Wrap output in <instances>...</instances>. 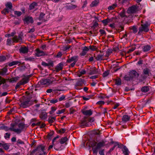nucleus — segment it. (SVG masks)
<instances>
[{
    "label": "nucleus",
    "mask_w": 155,
    "mask_h": 155,
    "mask_svg": "<svg viewBox=\"0 0 155 155\" xmlns=\"http://www.w3.org/2000/svg\"><path fill=\"white\" fill-rule=\"evenodd\" d=\"M65 131V129L64 128L61 129L59 131V132L60 133L63 134L64 133Z\"/></svg>",
    "instance_id": "nucleus-62"
},
{
    "label": "nucleus",
    "mask_w": 155,
    "mask_h": 155,
    "mask_svg": "<svg viewBox=\"0 0 155 155\" xmlns=\"http://www.w3.org/2000/svg\"><path fill=\"white\" fill-rule=\"evenodd\" d=\"M83 82L81 79L78 80L76 83V84L78 86L81 85L83 84Z\"/></svg>",
    "instance_id": "nucleus-44"
},
{
    "label": "nucleus",
    "mask_w": 155,
    "mask_h": 155,
    "mask_svg": "<svg viewBox=\"0 0 155 155\" xmlns=\"http://www.w3.org/2000/svg\"><path fill=\"white\" fill-rule=\"evenodd\" d=\"M89 49H90L92 51H95L96 50L97 48L95 46H91L89 47Z\"/></svg>",
    "instance_id": "nucleus-56"
},
{
    "label": "nucleus",
    "mask_w": 155,
    "mask_h": 155,
    "mask_svg": "<svg viewBox=\"0 0 155 155\" xmlns=\"http://www.w3.org/2000/svg\"><path fill=\"white\" fill-rule=\"evenodd\" d=\"M132 30L133 32L134 33H136L137 31V28L135 26H133L132 28Z\"/></svg>",
    "instance_id": "nucleus-43"
},
{
    "label": "nucleus",
    "mask_w": 155,
    "mask_h": 155,
    "mask_svg": "<svg viewBox=\"0 0 155 155\" xmlns=\"http://www.w3.org/2000/svg\"><path fill=\"white\" fill-rule=\"evenodd\" d=\"M129 75L133 80L134 78L138 77L139 74L136 71L133 70L129 72Z\"/></svg>",
    "instance_id": "nucleus-6"
},
{
    "label": "nucleus",
    "mask_w": 155,
    "mask_h": 155,
    "mask_svg": "<svg viewBox=\"0 0 155 155\" xmlns=\"http://www.w3.org/2000/svg\"><path fill=\"white\" fill-rule=\"evenodd\" d=\"M40 117L42 120H45L47 117V114L46 112H42L40 115Z\"/></svg>",
    "instance_id": "nucleus-15"
},
{
    "label": "nucleus",
    "mask_w": 155,
    "mask_h": 155,
    "mask_svg": "<svg viewBox=\"0 0 155 155\" xmlns=\"http://www.w3.org/2000/svg\"><path fill=\"white\" fill-rule=\"evenodd\" d=\"M122 151L124 154H129L128 150L126 146L124 147Z\"/></svg>",
    "instance_id": "nucleus-27"
},
{
    "label": "nucleus",
    "mask_w": 155,
    "mask_h": 155,
    "mask_svg": "<svg viewBox=\"0 0 155 155\" xmlns=\"http://www.w3.org/2000/svg\"><path fill=\"white\" fill-rule=\"evenodd\" d=\"M14 13L15 15H17L18 16H20L21 14V12L16 11H14Z\"/></svg>",
    "instance_id": "nucleus-49"
},
{
    "label": "nucleus",
    "mask_w": 155,
    "mask_h": 155,
    "mask_svg": "<svg viewBox=\"0 0 155 155\" xmlns=\"http://www.w3.org/2000/svg\"><path fill=\"white\" fill-rule=\"evenodd\" d=\"M9 12V9L7 8H5L2 11V13L3 14H6V13H8Z\"/></svg>",
    "instance_id": "nucleus-47"
},
{
    "label": "nucleus",
    "mask_w": 155,
    "mask_h": 155,
    "mask_svg": "<svg viewBox=\"0 0 155 155\" xmlns=\"http://www.w3.org/2000/svg\"><path fill=\"white\" fill-rule=\"evenodd\" d=\"M7 8L11 9L12 8V4L11 2H8L5 5Z\"/></svg>",
    "instance_id": "nucleus-29"
},
{
    "label": "nucleus",
    "mask_w": 155,
    "mask_h": 155,
    "mask_svg": "<svg viewBox=\"0 0 155 155\" xmlns=\"http://www.w3.org/2000/svg\"><path fill=\"white\" fill-rule=\"evenodd\" d=\"M105 143V142L103 141L98 143L95 140L90 141V145L92 148L93 154L97 155L99 150V153L100 155H104V149H100L104 146Z\"/></svg>",
    "instance_id": "nucleus-1"
},
{
    "label": "nucleus",
    "mask_w": 155,
    "mask_h": 155,
    "mask_svg": "<svg viewBox=\"0 0 155 155\" xmlns=\"http://www.w3.org/2000/svg\"><path fill=\"white\" fill-rule=\"evenodd\" d=\"M37 5V4L36 3L34 2L32 3L29 6V9L30 10H32L35 8V7Z\"/></svg>",
    "instance_id": "nucleus-21"
},
{
    "label": "nucleus",
    "mask_w": 155,
    "mask_h": 155,
    "mask_svg": "<svg viewBox=\"0 0 155 155\" xmlns=\"http://www.w3.org/2000/svg\"><path fill=\"white\" fill-rule=\"evenodd\" d=\"M130 118V116L126 115H124L123 117L122 120L124 122H127L129 120Z\"/></svg>",
    "instance_id": "nucleus-16"
},
{
    "label": "nucleus",
    "mask_w": 155,
    "mask_h": 155,
    "mask_svg": "<svg viewBox=\"0 0 155 155\" xmlns=\"http://www.w3.org/2000/svg\"><path fill=\"white\" fill-rule=\"evenodd\" d=\"M138 10V7L136 5H133L128 8L127 12L129 13H135L137 12Z\"/></svg>",
    "instance_id": "nucleus-5"
},
{
    "label": "nucleus",
    "mask_w": 155,
    "mask_h": 155,
    "mask_svg": "<svg viewBox=\"0 0 155 155\" xmlns=\"http://www.w3.org/2000/svg\"><path fill=\"white\" fill-rule=\"evenodd\" d=\"M82 52L80 54V55L81 56L85 55L89 50V48L85 46L82 49Z\"/></svg>",
    "instance_id": "nucleus-10"
},
{
    "label": "nucleus",
    "mask_w": 155,
    "mask_h": 155,
    "mask_svg": "<svg viewBox=\"0 0 155 155\" xmlns=\"http://www.w3.org/2000/svg\"><path fill=\"white\" fill-rule=\"evenodd\" d=\"M4 148L5 150H8L9 148V146L7 144H4L3 145Z\"/></svg>",
    "instance_id": "nucleus-54"
},
{
    "label": "nucleus",
    "mask_w": 155,
    "mask_h": 155,
    "mask_svg": "<svg viewBox=\"0 0 155 155\" xmlns=\"http://www.w3.org/2000/svg\"><path fill=\"white\" fill-rule=\"evenodd\" d=\"M109 74V72L108 71H105L103 73V76L104 77L107 76Z\"/></svg>",
    "instance_id": "nucleus-59"
},
{
    "label": "nucleus",
    "mask_w": 155,
    "mask_h": 155,
    "mask_svg": "<svg viewBox=\"0 0 155 155\" xmlns=\"http://www.w3.org/2000/svg\"><path fill=\"white\" fill-rule=\"evenodd\" d=\"M142 24L141 26L139 29L138 34H140L142 32H147L149 30V25L148 23L146 22L145 23H143L142 21H141Z\"/></svg>",
    "instance_id": "nucleus-3"
},
{
    "label": "nucleus",
    "mask_w": 155,
    "mask_h": 155,
    "mask_svg": "<svg viewBox=\"0 0 155 155\" xmlns=\"http://www.w3.org/2000/svg\"><path fill=\"white\" fill-rule=\"evenodd\" d=\"M135 48H132L130 49H129L127 52L128 53H130L131 52L134 51L135 49Z\"/></svg>",
    "instance_id": "nucleus-57"
},
{
    "label": "nucleus",
    "mask_w": 155,
    "mask_h": 155,
    "mask_svg": "<svg viewBox=\"0 0 155 155\" xmlns=\"http://www.w3.org/2000/svg\"><path fill=\"white\" fill-rule=\"evenodd\" d=\"M37 55L38 56H41L45 55V54L43 51H41L39 50H37Z\"/></svg>",
    "instance_id": "nucleus-17"
},
{
    "label": "nucleus",
    "mask_w": 155,
    "mask_h": 155,
    "mask_svg": "<svg viewBox=\"0 0 155 155\" xmlns=\"http://www.w3.org/2000/svg\"><path fill=\"white\" fill-rule=\"evenodd\" d=\"M33 104L32 101H27L21 103V106L24 108L26 107Z\"/></svg>",
    "instance_id": "nucleus-7"
},
{
    "label": "nucleus",
    "mask_w": 155,
    "mask_h": 155,
    "mask_svg": "<svg viewBox=\"0 0 155 155\" xmlns=\"http://www.w3.org/2000/svg\"><path fill=\"white\" fill-rule=\"evenodd\" d=\"M82 112L84 114L86 115L91 116L92 114V111L91 109L83 110Z\"/></svg>",
    "instance_id": "nucleus-12"
},
{
    "label": "nucleus",
    "mask_w": 155,
    "mask_h": 155,
    "mask_svg": "<svg viewBox=\"0 0 155 155\" xmlns=\"http://www.w3.org/2000/svg\"><path fill=\"white\" fill-rule=\"evenodd\" d=\"M28 48L25 47H21L19 49L20 52L23 53H27L28 51Z\"/></svg>",
    "instance_id": "nucleus-13"
},
{
    "label": "nucleus",
    "mask_w": 155,
    "mask_h": 155,
    "mask_svg": "<svg viewBox=\"0 0 155 155\" xmlns=\"http://www.w3.org/2000/svg\"><path fill=\"white\" fill-rule=\"evenodd\" d=\"M99 32L102 35L106 34V32L103 29H100L99 30Z\"/></svg>",
    "instance_id": "nucleus-53"
},
{
    "label": "nucleus",
    "mask_w": 155,
    "mask_h": 155,
    "mask_svg": "<svg viewBox=\"0 0 155 155\" xmlns=\"http://www.w3.org/2000/svg\"><path fill=\"white\" fill-rule=\"evenodd\" d=\"M30 77L29 75L24 77L20 82L17 84L15 87L16 89H17L20 85L27 83L29 81Z\"/></svg>",
    "instance_id": "nucleus-4"
},
{
    "label": "nucleus",
    "mask_w": 155,
    "mask_h": 155,
    "mask_svg": "<svg viewBox=\"0 0 155 155\" xmlns=\"http://www.w3.org/2000/svg\"><path fill=\"white\" fill-rule=\"evenodd\" d=\"M61 144L58 141L54 143V148L56 150H60L62 148H61Z\"/></svg>",
    "instance_id": "nucleus-9"
},
{
    "label": "nucleus",
    "mask_w": 155,
    "mask_h": 155,
    "mask_svg": "<svg viewBox=\"0 0 155 155\" xmlns=\"http://www.w3.org/2000/svg\"><path fill=\"white\" fill-rule=\"evenodd\" d=\"M65 111V109H62L56 112L57 114H60L64 113Z\"/></svg>",
    "instance_id": "nucleus-46"
},
{
    "label": "nucleus",
    "mask_w": 155,
    "mask_h": 155,
    "mask_svg": "<svg viewBox=\"0 0 155 155\" xmlns=\"http://www.w3.org/2000/svg\"><path fill=\"white\" fill-rule=\"evenodd\" d=\"M45 150V147L42 145H40L37 147V148L35 150V151H38V152H43V154L45 155L46 153L44 151Z\"/></svg>",
    "instance_id": "nucleus-8"
},
{
    "label": "nucleus",
    "mask_w": 155,
    "mask_h": 155,
    "mask_svg": "<svg viewBox=\"0 0 155 155\" xmlns=\"http://www.w3.org/2000/svg\"><path fill=\"white\" fill-rule=\"evenodd\" d=\"M13 42V41L11 39L8 38L7 40V45H10L12 42Z\"/></svg>",
    "instance_id": "nucleus-41"
},
{
    "label": "nucleus",
    "mask_w": 155,
    "mask_h": 155,
    "mask_svg": "<svg viewBox=\"0 0 155 155\" xmlns=\"http://www.w3.org/2000/svg\"><path fill=\"white\" fill-rule=\"evenodd\" d=\"M103 56L101 54H98L96 57V59L97 60H101L103 59Z\"/></svg>",
    "instance_id": "nucleus-35"
},
{
    "label": "nucleus",
    "mask_w": 155,
    "mask_h": 155,
    "mask_svg": "<svg viewBox=\"0 0 155 155\" xmlns=\"http://www.w3.org/2000/svg\"><path fill=\"white\" fill-rule=\"evenodd\" d=\"M120 15L122 17H124L125 16V13L124 10H122V11L120 13Z\"/></svg>",
    "instance_id": "nucleus-42"
},
{
    "label": "nucleus",
    "mask_w": 155,
    "mask_h": 155,
    "mask_svg": "<svg viewBox=\"0 0 155 155\" xmlns=\"http://www.w3.org/2000/svg\"><path fill=\"white\" fill-rule=\"evenodd\" d=\"M113 19H112L107 18L106 19L103 20L102 22L104 25H106L108 23L112 22Z\"/></svg>",
    "instance_id": "nucleus-14"
},
{
    "label": "nucleus",
    "mask_w": 155,
    "mask_h": 155,
    "mask_svg": "<svg viewBox=\"0 0 155 155\" xmlns=\"http://www.w3.org/2000/svg\"><path fill=\"white\" fill-rule=\"evenodd\" d=\"M68 140V138L66 137H63L60 140L59 142L61 144H63L65 143Z\"/></svg>",
    "instance_id": "nucleus-24"
},
{
    "label": "nucleus",
    "mask_w": 155,
    "mask_h": 155,
    "mask_svg": "<svg viewBox=\"0 0 155 155\" xmlns=\"http://www.w3.org/2000/svg\"><path fill=\"white\" fill-rule=\"evenodd\" d=\"M10 134L8 133H7L5 134V135L4 136V137L5 139H6L7 138H10Z\"/></svg>",
    "instance_id": "nucleus-55"
},
{
    "label": "nucleus",
    "mask_w": 155,
    "mask_h": 155,
    "mask_svg": "<svg viewBox=\"0 0 155 155\" xmlns=\"http://www.w3.org/2000/svg\"><path fill=\"white\" fill-rule=\"evenodd\" d=\"M20 64V62L18 61H14L9 63L8 65L9 66H12L17 64Z\"/></svg>",
    "instance_id": "nucleus-18"
},
{
    "label": "nucleus",
    "mask_w": 155,
    "mask_h": 155,
    "mask_svg": "<svg viewBox=\"0 0 155 155\" xmlns=\"http://www.w3.org/2000/svg\"><path fill=\"white\" fill-rule=\"evenodd\" d=\"M116 4H114L112 5L109 6L108 8L109 10H112L114 9L116 7Z\"/></svg>",
    "instance_id": "nucleus-40"
},
{
    "label": "nucleus",
    "mask_w": 155,
    "mask_h": 155,
    "mask_svg": "<svg viewBox=\"0 0 155 155\" xmlns=\"http://www.w3.org/2000/svg\"><path fill=\"white\" fill-rule=\"evenodd\" d=\"M115 84L117 85L121 84V80L120 78H118L115 80Z\"/></svg>",
    "instance_id": "nucleus-30"
},
{
    "label": "nucleus",
    "mask_w": 155,
    "mask_h": 155,
    "mask_svg": "<svg viewBox=\"0 0 155 155\" xmlns=\"http://www.w3.org/2000/svg\"><path fill=\"white\" fill-rule=\"evenodd\" d=\"M5 81L4 79L0 77V85L2 83H4Z\"/></svg>",
    "instance_id": "nucleus-60"
},
{
    "label": "nucleus",
    "mask_w": 155,
    "mask_h": 155,
    "mask_svg": "<svg viewBox=\"0 0 155 155\" xmlns=\"http://www.w3.org/2000/svg\"><path fill=\"white\" fill-rule=\"evenodd\" d=\"M120 105V104L119 103H116L115 104L113 107V108L114 109H115L117 108Z\"/></svg>",
    "instance_id": "nucleus-61"
},
{
    "label": "nucleus",
    "mask_w": 155,
    "mask_h": 155,
    "mask_svg": "<svg viewBox=\"0 0 155 155\" xmlns=\"http://www.w3.org/2000/svg\"><path fill=\"white\" fill-rule=\"evenodd\" d=\"M7 69L6 68H4L2 70L0 71V74L2 75L5 74L7 72Z\"/></svg>",
    "instance_id": "nucleus-32"
},
{
    "label": "nucleus",
    "mask_w": 155,
    "mask_h": 155,
    "mask_svg": "<svg viewBox=\"0 0 155 155\" xmlns=\"http://www.w3.org/2000/svg\"><path fill=\"white\" fill-rule=\"evenodd\" d=\"M25 127V125L24 124L21 123L19 124H11L10 128H8L6 127L5 129L6 131L10 130L14 131L18 134L20 133Z\"/></svg>",
    "instance_id": "nucleus-2"
},
{
    "label": "nucleus",
    "mask_w": 155,
    "mask_h": 155,
    "mask_svg": "<svg viewBox=\"0 0 155 155\" xmlns=\"http://www.w3.org/2000/svg\"><path fill=\"white\" fill-rule=\"evenodd\" d=\"M86 73V71L84 70H82L80 71L78 73V76L80 77L82 75L85 74Z\"/></svg>",
    "instance_id": "nucleus-26"
},
{
    "label": "nucleus",
    "mask_w": 155,
    "mask_h": 155,
    "mask_svg": "<svg viewBox=\"0 0 155 155\" xmlns=\"http://www.w3.org/2000/svg\"><path fill=\"white\" fill-rule=\"evenodd\" d=\"M70 106V103L69 102H67L65 104V106L66 108H68Z\"/></svg>",
    "instance_id": "nucleus-63"
},
{
    "label": "nucleus",
    "mask_w": 155,
    "mask_h": 155,
    "mask_svg": "<svg viewBox=\"0 0 155 155\" xmlns=\"http://www.w3.org/2000/svg\"><path fill=\"white\" fill-rule=\"evenodd\" d=\"M92 95H90L87 97L82 96L83 99L85 101H87L90 99L92 97Z\"/></svg>",
    "instance_id": "nucleus-31"
},
{
    "label": "nucleus",
    "mask_w": 155,
    "mask_h": 155,
    "mask_svg": "<svg viewBox=\"0 0 155 155\" xmlns=\"http://www.w3.org/2000/svg\"><path fill=\"white\" fill-rule=\"evenodd\" d=\"M6 59V57L5 56H0V62H2L5 60Z\"/></svg>",
    "instance_id": "nucleus-50"
},
{
    "label": "nucleus",
    "mask_w": 155,
    "mask_h": 155,
    "mask_svg": "<svg viewBox=\"0 0 155 155\" xmlns=\"http://www.w3.org/2000/svg\"><path fill=\"white\" fill-rule=\"evenodd\" d=\"M62 64L61 63L58 64L56 68V71H58L62 69Z\"/></svg>",
    "instance_id": "nucleus-25"
},
{
    "label": "nucleus",
    "mask_w": 155,
    "mask_h": 155,
    "mask_svg": "<svg viewBox=\"0 0 155 155\" xmlns=\"http://www.w3.org/2000/svg\"><path fill=\"white\" fill-rule=\"evenodd\" d=\"M58 101L57 99H52L50 101V102L51 103L54 104L57 103Z\"/></svg>",
    "instance_id": "nucleus-58"
},
{
    "label": "nucleus",
    "mask_w": 155,
    "mask_h": 155,
    "mask_svg": "<svg viewBox=\"0 0 155 155\" xmlns=\"http://www.w3.org/2000/svg\"><path fill=\"white\" fill-rule=\"evenodd\" d=\"M87 124L86 122L85 121L81 122V126H87Z\"/></svg>",
    "instance_id": "nucleus-45"
},
{
    "label": "nucleus",
    "mask_w": 155,
    "mask_h": 155,
    "mask_svg": "<svg viewBox=\"0 0 155 155\" xmlns=\"http://www.w3.org/2000/svg\"><path fill=\"white\" fill-rule=\"evenodd\" d=\"M98 3V2L97 1H94L91 4V7H94L96 6Z\"/></svg>",
    "instance_id": "nucleus-38"
},
{
    "label": "nucleus",
    "mask_w": 155,
    "mask_h": 155,
    "mask_svg": "<svg viewBox=\"0 0 155 155\" xmlns=\"http://www.w3.org/2000/svg\"><path fill=\"white\" fill-rule=\"evenodd\" d=\"M76 59V57H71L68 60V62L70 63L72 61H75V60Z\"/></svg>",
    "instance_id": "nucleus-39"
},
{
    "label": "nucleus",
    "mask_w": 155,
    "mask_h": 155,
    "mask_svg": "<svg viewBox=\"0 0 155 155\" xmlns=\"http://www.w3.org/2000/svg\"><path fill=\"white\" fill-rule=\"evenodd\" d=\"M20 37H18L17 36H15L13 38V42H18V41L20 39Z\"/></svg>",
    "instance_id": "nucleus-33"
},
{
    "label": "nucleus",
    "mask_w": 155,
    "mask_h": 155,
    "mask_svg": "<svg viewBox=\"0 0 155 155\" xmlns=\"http://www.w3.org/2000/svg\"><path fill=\"white\" fill-rule=\"evenodd\" d=\"M151 49V47L149 45H146L143 46V50L144 52L147 51Z\"/></svg>",
    "instance_id": "nucleus-19"
},
{
    "label": "nucleus",
    "mask_w": 155,
    "mask_h": 155,
    "mask_svg": "<svg viewBox=\"0 0 155 155\" xmlns=\"http://www.w3.org/2000/svg\"><path fill=\"white\" fill-rule=\"evenodd\" d=\"M58 138V137L57 136L56 137H55V138H54V139H53V140H52V144L49 146L48 148V150L52 148H53V146H54V143L55 142V140L56 139H57Z\"/></svg>",
    "instance_id": "nucleus-20"
},
{
    "label": "nucleus",
    "mask_w": 155,
    "mask_h": 155,
    "mask_svg": "<svg viewBox=\"0 0 155 155\" xmlns=\"http://www.w3.org/2000/svg\"><path fill=\"white\" fill-rule=\"evenodd\" d=\"M41 83L42 85H48L49 84L48 80L43 79L41 81Z\"/></svg>",
    "instance_id": "nucleus-22"
},
{
    "label": "nucleus",
    "mask_w": 155,
    "mask_h": 155,
    "mask_svg": "<svg viewBox=\"0 0 155 155\" xmlns=\"http://www.w3.org/2000/svg\"><path fill=\"white\" fill-rule=\"evenodd\" d=\"M104 102L103 101H100L97 103L98 104H104Z\"/></svg>",
    "instance_id": "nucleus-64"
},
{
    "label": "nucleus",
    "mask_w": 155,
    "mask_h": 155,
    "mask_svg": "<svg viewBox=\"0 0 155 155\" xmlns=\"http://www.w3.org/2000/svg\"><path fill=\"white\" fill-rule=\"evenodd\" d=\"M18 78H18V77L13 78H12V79H11L10 81L12 82H15V81H17L18 80Z\"/></svg>",
    "instance_id": "nucleus-48"
},
{
    "label": "nucleus",
    "mask_w": 155,
    "mask_h": 155,
    "mask_svg": "<svg viewBox=\"0 0 155 155\" xmlns=\"http://www.w3.org/2000/svg\"><path fill=\"white\" fill-rule=\"evenodd\" d=\"M149 70L147 68H145L143 70V72L145 74H148L149 73Z\"/></svg>",
    "instance_id": "nucleus-52"
},
{
    "label": "nucleus",
    "mask_w": 155,
    "mask_h": 155,
    "mask_svg": "<svg viewBox=\"0 0 155 155\" xmlns=\"http://www.w3.org/2000/svg\"><path fill=\"white\" fill-rule=\"evenodd\" d=\"M142 91L144 92H146L149 91V88L147 86H144L141 89Z\"/></svg>",
    "instance_id": "nucleus-28"
},
{
    "label": "nucleus",
    "mask_w": 155,
    "mask_h": 155,
    "mask_svg": "<svg viewBox=\"0 0 155 155\" xmlns=\"http://www.w3.org/2000/svg\"><path fill=\"white\" fill-rule=\"evenodd\" d=\"M55 120V117L49 116L48 121L49 123H52Z\"/></svg>",
    "instance_id": "nucleus-23"
},
{
    "label": "nucleus",
    "mask_w": 155,
    "mask_h": 155,
    "mask_svg": "<svg viewBox=\"0 0 155 155\" xmlns=\"http://www.w3.org/2000/svg\"><path fill=\"white\" fill-rule=\"evenodd\" d=\"M98 71L96 69H94L92 71H91L90 73L89 74L90 75H92L94 74H97L98 73Z\"/></svg>",
    "instance_id": "nucleus-36"
},
{
    "label": "nucleus",
    "mask_w": 155,
    "mask_h": 155,
    "mask_svg": "<svg viewBox=\"0 0 155 155\" xmlns=\"http://www.w3.org/2000/svg\"><path fill=\"white\" fill-rule=\"evenodd\" d=\"M57 108L55 107H52L51 108V110L49 111V113L50 114H52L56 110Z\"/></svg>",
    "instance_id": "nucleus-34"
},
{
    "label": "nucleus",
    "mask_w": 155,
    "mask_h": 155,
    "mask_svg": "<svg viewBox=\"0 0 155 155\" xmlns=\"http://www.w3.org/2000/svg\"><path fill=\"white\" fill-rule=\"evenodd\" d=\"M124 79L127 81H130L132 80L130 76L128 75H126L124 77Z\"/></svg>",
    "instance_id": "nucleus-37"
},
{
    "label": "nucleus",
    "mask_w": 155,
    "mask_h": 155,
    "mask_svg": "<svg viewBox=\"0 0 155 155\" xmlns=\"http://www.w3.org/2000/svg\"><path fill=\"white\" fill-rule=\"evenodd\" d=\"M24 21L25 22L27 23H32L33 22V20L31 17H28L25 18Z\"/></svg>",
    "instance_id": "nucleus-11"
},
{
    "label": "nucleus",
    "mask_w": 155,
    "mask_h": 155,
    "mask_svg": "<svg viewBox=\"0 0 155 155\" xmlns=\"http://www.w3.org/2000/svg\"><path fill=\"white\" fill-rule=\"evenodd\" d=\"M76 111L73 108H71L70 109V114H73L76 112Z\"/></svg>",
    "instance_id": "nucleus-51"
}]
</instances>
